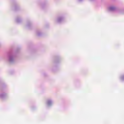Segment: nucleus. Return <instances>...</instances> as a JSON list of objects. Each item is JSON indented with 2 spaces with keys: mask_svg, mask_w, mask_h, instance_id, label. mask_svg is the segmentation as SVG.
<instances>
[{
  "mask_svg": "<svg viewBox=\"0 0 124 124\" xmlns=\"http://www.w3.org/2000/svg\"><path fill=\"white\" fill-rule=\"evenodd\" d=\"M114 9H115V7H110L109 8L110 10L113 11V10H114Z\"/></svg>",
  "mask_w": 124,
  "mask_h": 124,
  "instance_id": "f257e3e1",
  "label": "nucleus"
},
{
  "mask_svg": "<svg viewBox=\"0 0 124 124\" xmlns=\"http://www.w3.org/2000/svg\"><path fill=\"white\" fill-rule=\"evenodd\" d=\"M47 104H48V105H50V104H51V101L50 100L47 101Z\"/></svg>",
  "mask_w": 124,
  "mask_h": 124,
  "instance_id": "f03ea898",
  "label": "nucleus"
}]
</instances>
